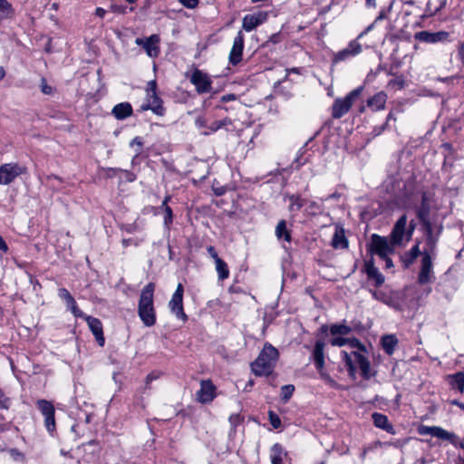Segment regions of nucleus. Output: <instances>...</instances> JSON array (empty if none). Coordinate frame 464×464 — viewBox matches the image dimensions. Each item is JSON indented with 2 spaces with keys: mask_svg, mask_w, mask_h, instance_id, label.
<instances>
[{
  "mask_svg": "<svg viewBox=\"0 0 464 464\" xmlns=\"http://www.w3.org/2000/svg\"><path fill=\"white\" fill-rule=\"evenodd\" d=\"M353 351L350 353L342 351V358L345 363V367L349 372V376L353 380L356 379V371H361V375L363 379L369 380L374 373L372 372L371 363L368 360L366 353V347L356 338H348V343Z\"/></svg>",
  "mask_w": 464,
  "mask_h": 464,
  "instance_id": "f257e3e1",
  "label": "nucleus"
},
{
  "mask_svg": "<svg viewBox=\"0 0 464 464\" xmlns=\"http://www.w3.org/2000/svg\"><path fill=\"white\" fill-rule=\"evenodd\" d=\"M154 290L153 283L147 284L140 292L138 304L139 317L147 327L156 324V311L153 304Z\"/></svg>",
  "mask_w": 464,
  "mask_h": 464,
  "instance_id": "f03ea898",
  "label": "nucleus"
},
{
  "mask_svg": "<svg viewBox=\"0 0 464 464\" xmlns=\"http://www.w3.org/2000/svg\"><path fill=\"white\" fill-rule=\"evenodd\" d=\"M279 357V353L270 343H266L258 357L251 364L253 372L257 376L272 374Z\"/></svg>",
  "mask_w": 464,
  "mask_h": 464,
  "instance_id": "7ed1b4c3",
  "label": "nucleus"
},
{
  "mask_svg": "<svg viewBox=\"0 0 464 464\" xmlns=\"http://www.w3.org/2000/svg\"><path fill=\"white\" fill-rule=\"evenodd\" d=\"M363 90L362 86H359L350 92L343 99H336L333 104L332 116L334 119H340L348 112L353 102L361 95Z\"/></svg>",
  "mask_w": 464,
  "mask_h": 464,
  "instance_id": "20e7f679",
  "label": "nucleus"
},
{
  "mask_svg": "<svg viewBox=\"0 0 464 464\" xmlns=\"http://www.w3.org/2000/svg\"><path fill=\"white\" fill-rule=\"evenodd\" d=\"M425 236L426 248L424 252L435 253L437 243L443 230L442 224L434 225L431 221L421 223Z\"/></svg>",
  "mask_w": 464,
  "mask_h": 464,
  "instance_id": "39448f33",
  "label": "nucleus"
},
{
  "mask_svg": "<svg viewBox=\"0 0 464 464\" xmlns=\"http://www.w3.org/2000/svg\"><path fill=\"white\" fill-rule=\"evenodd\" d=\"M143 111L150 110L156 115L162 116L165 109L162 106V100L157 94L156 81H150L147 85V103L141 106Z\"/></svg>",
  "mask_w": 464,
  "mask_h": 464,
  "instance_id": "423d86ee",
  "label": "nucleus"
},
{
  "mask_svg": "<svg viewBox=\"0 0 464 464\" xmlns=\"http://www.w3.org/2000/svg\"><path fill=\"white\" fill-rule=\"evenodd\" d=\"M26 172V167L16 162L2 164L0 166V185H9L17 177Z\"/></svg>",
  "mask_w": 464,
  "mask_h": 464,
  "instance_id": "0eeeda50",
  "label": "nucleus"
},
{
  "mask_svg": "<svg viewBox=\"0 0 464 464\" xmlns=\"http://www.w3.org/2000/svg\"><path fill=\"white\" fill-rule=\"evenodd\" d=\"M395 244L392 241H388L384 237L377 234L372 236L371 251L377 255L380 258H386L394 252Z\"/></svg>",
  "mask_w": 464,
  "mask_h": 464,
  "instance_id": "6e6552de",
  "label": "nucleus"
},
{
  "mask_svg": "<svg viewBox=\"0 0 464 464\" xmlns=\"http://www.w3.org/2000/svg\"><path fill=\"white\" fill-rule=\"evenodd\" d=\"M419 433L420 435H430L443 440H449L455 446L459 444V437L455 433L449 432L439 426H420L419 428Z\"/></svg>",
  "mask_w": 464,
  "mask_h": 464,
  "instance_id": "1a4fd4ad",
  "label": "nucleus"
},
{
  "mask_svg": "<svg viewBox=\"0 0 464 464\" xmlns=\"http://www.w3.org/2000/svg\"><path fill=\"white\" fill-rule=\"evenodd\" d=\"M160 39L158 34H152L147 38H136L135 44L141 46L148 56L155 58L158 57L160 53Z\"/></svg>",
  "mask_w": 464,
  "mask_h": 464,
  "instance_id": "9d476101",
  "label": "nucleus"
},
{
  "mask_svg": "<svg viewBox=\"0 0 464 464\" xmlns=\"http://www.w3.org/2000/svg\"><path fill=\"white\" fill-rule=\"evenodd\" d=\"M190 82L195 85L198 93H207L209 92L212 89L211 79L206 72L200 71L199 69H195L193 71L190 77Z\"/></svg>",
  "mask_w": 464,
  "mask_h": 464,
  "instance_id": "9b49d317",
  "label": "nucleus"
},
{
  "mask_svg": "<svg viewBox=\"0 0 464 464\" xmlns=\"http://www.w3.org/2000/svg\"><path fill=\"white\" fill-rule=\"evenodd\" d=\"M362 44L358 42V38L352 40L348 46L334 54L333 63H338L349 60L362 53Z\"/></svg>",
  "mask_w": 464,
  "mask_h": 464,
  "instance_id": "f8f14e48",
  "label": "nucleus"
},
{
  "mask_svg": "<svg viewBox=\"0 0 464 464\" xmlns=\"http://www.w3.org/2000/svg\"><path fill=\"white\" fill-rule=\"evenodd\" d=\"M373 299L382 302V304L388 305L396 310L401 309V301L399 298V294L396 292H384V291H376L370 290Z\"/></svg>",
  "mask_w": 464,
  "mask_h": 464,
  "instance_id": "ddd939ff",
  "label": "nucleus"
},
{
  "mask_svg": "<svg viewBox=\"0 0 464 464\" xmlns=\"http://www.w3.org/2000/svg\"><path fill=\"white\" fill-rule=\"evenodd\" d=\"M435 253L423 252L421 259L420 271L418 276V282L425 285L431 281L432 278V260L431 256Z\"/></svg>",
  "mask_w": 464,
  "mask_h": 464,
  "instance_id": "4468645a",
  "label": "nucleus"
},
{
  "mask_svg": "<svg viewBox=\"0 0 464 464\" xmlns=\"http://www.w3.org/2000/svg\"><path fill=\"white\" fill-rule=\"evenodd\" d=\"M245 37L241 31L237 33L233 41V45L229 53L228 61L233 66L237 65L242 60Z\"/></svg>",
  "mask_w": 464,
  "mask_h": 464,
  "instance_id": "2eb2a0df",
  "label": "nucleus"
},
{
  "mask_svg": "<svg viewBox=\"0 0 464 464\" xmlns=\"http://www.w3.org/2000/svg\"><path fill=\"white\" fill-rule=\"evenodd\" d=\"M216 387L210 380H202L200 389L197 392V400L201 403H208L216 397Z\"/></svg>",
  "mask_w": 464,
  "mask_h": 464,
  "instance_id": "dca6fc26",
  "label": "nucleus"
},
{
  "mask_svg": "<svg viewBox=\"0 0 464 464\" xmlns=\"http://www.w3.org/2000/svg\"><path fill=\"white\" fill-rule=\"evenodd\" d=\"M267 19V13L266 12H257L251 14H246L243 18L242 27L246 32H251L258 25L262 24Z\"/></svg>",
  "mask_w": 464,
  "mask_h": 464,
  "instance_id": "f3484780",
  "label": "nucleus"
},
{
  "mask_svg": "<svg viewBox=\"0 0 464 464\" xmlns=\"http://www.w3.org/2000/svg\"><path fill=\"white\" fill-rule=\"evenodd\" d=\"M82 318H84L86 320L90 330L92 331V334L95 337L96 342L100 346L102 347L104 345L105 339L103 336L102 322L98 318L86 315L85 314L83 316H82Z\"/></svg>",
  "mask_w": 464,
  "mask_h": 464,
  "instance_id": "a211bd4d",
  "label": "nucleus"
},
{
  "mask_svg": "<svg viewBox=\"0 0 464 464\" xmlns=\"http://www.w3.org/2000/svg\"><path fill=\"white\" fill-rule=\"evenodd\" d=\"M407 225V216L402 215L395 223L392 234L391 240L396 246L401 245Z\"/></svg>",
  "mask_w": 464,
  "mask_h": 464,
  "instance_id": "6ab92c4d",
  "label": "nucleus"
},
{
  "mask_svg": "<svg viewBox=\"0 0 464 464\" xmlns=\"http://www.w3.org/2000/svg\"><path fill=\"white\" fill-rule=\"evenodd\" d=\"M449 37V34L444 31L430 33L427 31L420 32L416 34V38L423 43L435 44L439 42L446 41Z\"/></svg>",
  "mask_w": 464,
  "mask_h": 464,
  "instance_id": "aec40b11",
  "label": "nucleus"
},
{
  "mask_svg": "<svg viewBox=\"0 0 464 464\" xmlns=\"http://www.w3.org/2000/svg\"><path fill=\"white\" fill-rule=\"evenodd\" d=\"M313 360L314 362V365L316 370L322 373L324 367V342L322 340H318L315 342L314 350H313Z\"/></svg>",
  "mask_w": 464,
  "mask_h": 464,
  "instance_id": "412c9836",
  "label": "nucleus"
},
{
  "mask_svg": "<svg viewBox=\"0 0 464 464\" xmlns=\"http://www.w3.org/2000/svg\"><path fill=\"white\" fill-rule=\"evenodd\" d=\"M58 295L65 301L67 308L72 311L74 316L82 317L84 315V313L78 308L76 301L66 288H60Z\"/></svg>",
  "mask_w": 464,
  "mask_h": 464,
  "instance_id": "4be33fe9",
  "label": "nucleus"
},
{
  "mask_svg": "<svg viewBox=\"0 0 464 464\" xmlns=\"http://www.w3.org/2000/svg\"><path fill=\"white\" fill-rule=\"evenodd\" d=\"M369 279L374 280V285L376 287L381 286L384 281V276L379 271V269L374 266V264L370 261L365 264L364 269Z\"/></svg>",
  "mask_w": 464,
  "mask_h": 464,
  "instance_id": "5701e85b",
  "label": "nucleus"
},
{
  "mask_svg": "<svg viewBox=\"0 0 464 464\" xmlns=\"http://www.w3.org/2000/svg\"><path fill=\"white\" fill-rule=\"evenodd\" d=\"M133 110L130 102H121L116 104L111 111V114L120 121L132 115Z\"/></svg>",
  "mask_w": 464,
  "mask_h": 464,
  "instance_id": "b1692460",
  "label": "nucleus"
},
{
  "mask_svg": "<svg viewBox=\"0 0 464 464\" xmlns=\"http://www.w3.org/2000/svg\"><path fill=\"white\" fill-rule=\"evenodd\" d=\"M169 306L173 314L179 318L185 321L187 319V315L183 310V298L178 295H172Z\"/></svg>",
  "mask_w": 464,
  "mask_h": 464,
  "instance_id": "393cba45",
  "label": "nucleus"
},
{
  "mask_svg": "<svg viewBox=\"0 0 464 464\" xmlns=\"http://www.w3.org/2000/svg\"><path fill=\"white\" fill-rule=\"evenodd\" d=\"M386 94L383 92H378L367 101V105L372 111H379L384 108L386 103Z\"/></svg>",
  "mask_w": 464,
  "mask_h": 464,
  "instance_id": "a878e982",
  "label": "nucleus"
},
{
  "mask_svg": "<svg viewBox=\"0 0 464 464\" xmlns=\"http://www.w3.org/2000/svg\"><path fill=\"white\" fill-rule=\"evenodd\" d=\"M275 233L278 240H284L287 243H290L292 240L291 232L287 229L286 221L284 219L277 223Z\"/></svg>",
  "mask_w": 464,
  "mask_h": 464,
  "instance_id": "bb28decb",
  "label": "nucleus"
},
{
  "mask_svg": "<svg viewBox=\"0 0 464 464\" xmlns=\"http://www.w3.org/2000/svg\"><path fill=\"white\" fill-rule=\"evenodd\" d=\"M397 344L398 339L393 334H387L382 338V349L389 355L394 353Z\"/></svg>",
  "mask_w": 464,
  "mask_h": 464,
  "instance_id": "cd10ccee",
  "label": "nucleus"
},
{
  "mask_svg": "<svg viewBox=\"0 0 464 464\" xmlns=\"http://www.w3.org/2000/svg\"><path fill=\"white\" fill-rule=\"evenodd\" d=\"M285 198L290 201L288 208L290 212H297L306 204V200L298 194L286 195Z\"/></svg>",
  "mask_w": 464,
  "mask_h": 464,
  "instance_id": "c85d7f7f",
  "label": "nucleus"
},
{
  "mask_svg": "<svg viewBox=\"0 0 464 464\" xmlns=\"http://www.w3.org/2000/svg\"><path fill=\"white\" fill-rule=\"evenodd\" d=\"M372 418L376 427L382 429L386 431H391L392 430V425L389 423L386 415L379 412H374L372 413Z\"/></svg>",
  "mask_w": 464,
  "mask_h": 464,
  "instance_id": "c756f323",
  "label": "nucleus"
},
{
  "mask_svg": "<svg viewBox=\"0 0 464 464\" xmlns=\"http://www.w3.org/2000/svg\"><path fill=\"white\" fill-rule=\"evenodd\" d=\"M332 246L334 248H346L348 247V240L345 237L343 229H338L335 231L333 240Z\"/></svg>",
  "mask_w": 464,
  "mask_h": 464,
  "instance_id": "7c9ffc66",
  "label": "nucleus"
},
{
  "mask_svg": "<svg viewBox=\"0 0 464 464\" xmlns=\"http://www.w3.org/2000/svg\"><path fill=\"white\" fill-rule=\"evenodd\" d=\"M36 405L44 418L55 413L53 403L47 400L40 399L36 401Z\"/></svg>",
  "mask_w": 464,
  "mask_h": 464,
  "instance_id": "2f4dec72",
  "label": "nucleus"
},
{
  "mask_svg": "<svg viewBox=\"0 0 464 464\" xmlns=\"http://www.w3.org/2000/svg\"><path fill=\"white\" fill-rule=\"evenodd\" d=\"M285 453L284 452V449L280 444H278V443L274 444L273 447L271 448V453H270L272 464H282L283 455H285Z\"/></svg>",
  "mask_w": 464,
  "mask_h": 464,
  "instance_id": "473e14b6",
  "label": "nucleus"
},
{
  "mask_svg": "<svg viewBox=\"0 0 464 464\" xmlns=\"http://www.w3.org/2000/svg\"><path fill=\"white\" fill-rule=\"evenodd\" d=\"M420 251L419 247V243L414 245L409 252L405 253L404 256L401 257L402 261L406 267H408L411 264L413 263V261L420 256Z\"/></svg>",
  "mask_w": 464,
  "mask_h": 464,
  "instance_id": "72a5a7b5",
  "label": "nucleus"
},
{
  "mask_svg": "<svg viewBox=\"0 0 464 464\" xmlns=\"http://www.w3.org/2000/svg\"><path fill=\"white\" fill-rule=\"evenodd\" d=\"M449 378L451 379L450 384L452 388L457 389L462 393L464 392V372H458L454 374L449 375Z\"/></svg>",
  "mask_w": 464,
  "mask_h": 464,
  "instance_id": "f704fd0d",
  "label": "nucleus"
},
{
  "mask_svg": "<svg viewBox=\"0 0 464 464\" xmlns=\"http://www.w3.org/2000/svg\"><path fill=\"white\" fill-rule=\"evenodd\" d=\"M430 207L424 205H420L416 208V216L420 221V223H425L430 220Z\"/></svg>",
  "mask_w": 464,
  "mask_h": 464,
  "instance_id": "c9c22d12",
  "label": "nucleus"
},
{
  "mask_svg": "<svg viewBox=\"0 0 464 464\" xmlns=\"http://www.w3.org/2000/svg\"><path fill=\"white\" fill-rule=\"evenodd\" d=\"M216 264V270L218 275L219 280H225L229 276V270L227 267V263L223 259L217 260Z\"/></svg>",
  "mask_w": 464,
  "mask_h": 464,
  "instance_id": "e433bc0d",
  "label": "nucleus"
},
{
  "mask_svg": "<svg viewBox=\"0 0 464 464\" xmlns=\"http://www.w3.org/2000/svg\"><path fill=\"white\" fill-rule=\"evenodd\" d=\"M14 10L11 4L6 0H0V20L7 19L11 16Z\"/></svg>",
  "mask_w": 464,
  "mask_h": 464,
  "instance_id": "4c0bfd02",
  "label": "nucleus"
},
{
  "mask_svg": "<svg viewBox=\"0 0 464 464\" xmlns=\"http://www.w3.org/2000/svg\"><path fill=\"white\" fill-rule=\"evenodd\" d=\"M330 332L332 335H347L352 332V328L346 324H333Z\"/></svg>",
  "mask_w": 464,
  "mask_h": 464,
  "instance_id": "58836bf2",
  "label": "nucleus"
},
{
  "mask_svg": "<svg viewBox=\"0 0 464 464\" xmlns=\"http://www.w3.org/2000/svg\"><path fill=\"white\" fill-rule=\"evenodd\" d=\"M229 123H231V121L227 118L221 120V121H216L212 122L209 126H208V130L204 131V134L209 135L210 133H214L217 130H218L219 129H221L222 127H224Z\"/></svg>",
  "mask_w": 464,
  "mask_h": 464,
  "instance_id": "ea45409f",
  "label": "nucleus"
},
{
  "mask_svg": "<svg viewBox=\"0 0 464 464\" xmlns=\"http://www.w3.org/2000/svg\"><path fill=\"white\" fill-rule=\"evenodd\" d=\"M306 204H307V207L305 208V211L307 214L315 216V215H319V214L323 213V210H324L323 206L321 204H319L318 202H316V201L307 202L306 201Z\"/></svg>",
  "mask_w": 464,
  "mask_h": 464,
  "instance_id": "a19ab883",
  "label": "nucleus"
},
{
  "mask_svg": "<svg viewBox=\"0 0 464 464\" xmlns=\"http://www.w3.org/2000/svg\"><path fill=\"white\" fill-rule=\"evenodd\" d=\"M295 392V386L286 384L281 387V399L284 402H287Z\"/></svg>",
  "mask_w": 464,
  "mask_h": 464,
  "instance_id": "79ce46f5",
  "label": "nucleus"
},
{
  "mask_svg": "<svg viewBox=\"0 0 464 464\" xmlns=\"http://www.w3.org/2000/svg\"><path fill=\"white\" fill-rule=\"evenodd\" d=\"M44 426L49 433H53L55 430V418L54 414L44 418Z\"/></svg>",
  "mask_w": 464,
  "mask_h": 464,
  "instance_id": "37998d69",
  "label": "nucleus"
},
{
  "mask_svg": "<svg viewBox=\"0 0 464 464\" xmlns=\"http://www.w3.org/2000/svg\"><path fill=\"white\" fill-rule=\"evenodd\" d=\"M268 417H269L270 424L273 426L274 429H278L281 427V420L276 413L270 411L268 412Z\"/></svg>",
  "mask_w": 464,
  "mask_h": 464,
  "instance_id": "c03bdc74",
  "label": "nucleus"
},
{
  "mask_svg": "<svg viewBox=\"0 0 464 464\" xmlns=\"http://www.w3.org/2000/svg\"><path fill=\"white\" fill-rule=\"evenodd\" d=\"M142 145H143V142H142V140L141 138L140 137H135L130 143V147H133V146H137L138 148L135 150L136 151V155L135 157L133 158L136 159L140 153H141V148H142Z\"/></svg>",
  "mask_w": 464,
  "mask_h": 464,
  "instance_id": "a18cd8bd",
  "label": "nucleus"
},
{
  "mask_svg": "<svg viewBox=\"0 0 464 464\" xmlns=\"http://www.w3.org/2000/svg\"><path fill=\"white\" fill-rule=\"evenodd\" d=\"M10 404V399L6 397L4 392L0 389V408L7 410L9 409Z\"/></svg>",
  "mask_w": 464,
  "mask_h": 464,
  "instance_id": "49530a36",
  "label": "nucleus"
},
{
  "mask_svg": "<svg viewBox=\"0 0 464 464\" xmlns=\"http://www.w3.org/2000/svg\"><path fill=\"white\" fill-rule=\"evenodd\" d=\"M164 225L166 227H169L173 221L172 209L170 208H167L166 210H164Z\"/></svg>",
  "mask_w": 464,
  "mask_h": 464,
  "instance_id": "de8ad7c7",
  "label": "nucleus"
},
{
  "mask_svg": "<svg viewBox=\"0 0 464 464\" xmlns=\"http://www.w3.org/2000/svg\"><path fill=\"white\" fill-rule=\"evenodd\" d=\"M331 344L333 346H338V347H342V346H344L348 343V338H344V337H334L331 340Z\"/></svg>",
  "mask_w": 464,
  "mask_h": 464,
  "instance_id": "09e8293b",
  "label": "nucleus"
},
{
  "mask_svg": "<svg viewBox=\"0 0 464 464\" xmlns=\"http://www.w3.org/2000/svg\"><path fill=\"white\" fill-rule=\"evenodd\" d=\"M40 87H41V91H42L43 93L47 94V95L52 94L53 88L50 85L47 84V82H46V80L44 78L41 79V85H40Z\"/></svg>",
  "mask_w": 464,
  "mask_h": 464,
  "instance_id": "8fccbe9b",
  "label": "nucleus"
},
{
  "mask_svg": "<svg viewBox=\"0 0 464 464\" xmlns=\"http://www.w3.org/2000/svg\"><path fill=\"white\" fill-rule=\"evenodd\" d=\"M242 420V418L239 414H232L229 417V422L232 427H237Z\"/></svg>",
  "mask_w": 464,
  "mask_h": 464,
  "instance_id": "3c124183",
  "label": "nucleus"
},
{
  "mask_svg": "<svg viewBox=\"0 0 464 464\" xmlns=\"http://www.w3.org/2000/svg\"><path fill=\"white\" fill-rule=\"evenodd\" d=\"M187 8H194L198 5V0H179Z\"/></svg>",
  "mask_w": 464,
  "mask_h": 464,
  "instance_id": "603ef678",
  "label": "nucleus"
},
{
  "mask_svg": "<svg viewBox=\"0 0 464 464\" xmlns=\"http://www.w3.org/2000/svg\"><path fill=\"white\" fill-rule=\"evenodd\" d=\"M392 9V5L388 7L387 10H381L379 13V15L375 18L374 23H378L379 21H382L387 17V13L390 12Z\"/></svg>",
  "mask_w": 464,
  "mask_h": 464,
  "instance_id": "864d4df0",
  "label": "nucleus"
},
{
  "mask_svg": "<svg viewBox=\"0 0 464 464\" xmlns=\"http://www.w3.org/2000/svg\"><path fill=\"white\" fill-rule=\"evenodd\" d=\"M207 250H208V253L209 254V256L214 259L215 263L217 262V260L221 259L218 256L214 246H208Z\"/></svg>",
  "mask_w": 464,
  "mask_h": 464,
  "instance_id": "5fc2aeb1",
  "label": "nucleus"
},
{
  "mask_svg": "<svg viewBox=\"0 0 464 464\" xmlns=\"http://www.w3.org/2000/svg\"><path fill=\"white\" fill-rule=\"evenodd\" d=\"M416 222L415 220H411L410 223H409V227H408V230H407V236H408V239H410L416 228Z\"/></svg>",
  "mask_w": 464,
  "mask_h": 464,
  "instance_id": "6e6d98bb",
  "label": "nucleus"
},
{
  "mask_svg": "<svg viewBox=\"0 0 464 464\" xmlns=\"http://www.w3.org/2000/svg\"><path fill=\"white\" fill-rule=\"evenodd\" d=\"M158 377H159V376H158V375H156L154 372H151V373L148 374V375H147V377H146V381H145V388H149V384H150L152 381H154V380L158 379Z\"/></svg>",
  "mask_w": 464,
  "mask_h": 464,
  "instance_id": "4d7b16f0",
  "label": "nucleus"
},
{
  "mask_svg": "<svg viewBox=\"0 0 464 464\" xmlns=\"http://www.w3.org/2000/svg\"><path fill=\"white\" fill-rule=\"evenodd\" d=\"M237 96L233 93L226 94L221 97V102H227L236 100Z\"/></svg>",
  "mask_w": 464,
  "mask_h": 464,
  "instance_id": "13d9d810",
  "label": "nucleus"
},
{
  "mask_svg": "<svg viewBox=\"0 0 464 464\" xmlns=\"http://www.w3.org/2000/svg\"><path fill=\"white\" fill-rule=\"evenodd\" d=\"M183 292L184 289L182 284H179L173 295L183 298Z\"/></svg>",
  "mask_w": 464,
  "mask_h": 464,
  "instance_id": "bf43d9fd",
  "label": "nucleus"
},
{
  "mask_svg": "<svg viewBox=\"0 0 464 464\" xmlns=\"http://www.w3.org/2000/svg\"><path fill=\"white\" fill-rule=\"evenodd\" d=\"M0 250L3 251L4 253H6L8 251V246L1 236H0Z\"/></svg>",
  "mask_w": 464,
  "mask_h": 464,
  "instance_id": "052dcab7",
  "label": "nucleus"
},
{
  "mask_svg": "<svg viewBox=\"0 0 464 464\" xmlns=\"http://www.w3.org/2000/svg\"><path fill=\"white\" fill-rule=\"evenodd\" d=\"M106 14V10H104L103 8L102 7H97L96 10H95V14L98 16V17H101V18H103L104 15Z\"/></svg>",
  "mask_w": 464,
  "mask_h": 464,
  "instance_id": "680f3d73",
  "label": "nucleus"
},
{
  "mask_svg": "<svg viewBox=\"0 0 464 464\" xmlns=\"http://www.w3.org/2000/svg\"><path fill=\"white\" fill-rule=\"evenodd\" d=\"M385 262L386 268L393 267L392 260L387 256L386 258H382Z\"/></svg>",
  "mask_w": 464,
  "mask_h": 464,
  "instance_id": "e2e57ef3",
  "label": "nucleus"
},
{
  "mask_svg": "<svg viewBox=\"0 0 464 464\" xmlns=\"http://www.w3.org/2000/svg\"><path fill=\"white\" fill-rule=\"evenodd\" d=\"M365 5L368 8H375L376 7V0H365Z\"/></svg>",
  "mask_w": 464,
  "mask_h": 464,
  "instance_id": "0e129e2a",
  "label": "nucleus"
},
{
  "mask_svg": "<svg viewBox=\"0 0 464 464\" xmlns=\"http://www.w3.org/2000/svg\"><path fill=\"white\" fill-rule=\"evenodd\" d=\"M459 54L461 62L464 63V42L461 44V45L459 47Z\"/></svg>",
  "mask_w": 464,
  "mask_h": 464,
  "instance_id": "69168bd1",
  "label": "nucleus"
},
{
  "mask_svg": "<svg viewBox=\"0 0 464 464\" xmlns=\"http://www.w3.org/2000/svg\"><path fill=\"white\" fill-rule=\"evenodd\" d=\"M426 205V206H430L429 204V199H428V196L426 193H422L421 195V202H420V205Z\"/></svg>",
  "mask_w": 464,
  "mask_h": 464,
  "instance_id": "338daca9",
  "label": "nucleus"
},
{
  "mask_svg": "<svg viewBox=\"0 0 464 464\" xmlns=\"http://www.w3.org/2000/svg\"><path fill=\"white\" fill-rule=\"evenodd\" d=\"M376 24V23H374V22H373L372 24H370V25L366 28V30H365L364 32H362V34H359L358 39H359V38H361V37H362V35H363V34H365L366 33H368L369 31H371V30L373 28V26H374V24Z\"/></svg>",
  "mask_w": 464,
  "mask_h": 464,
  "instance_id": "774afa93",
  "label": "nucleus"
}]
</instances>
